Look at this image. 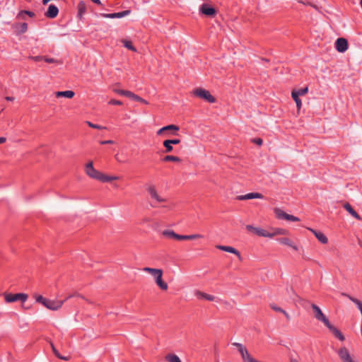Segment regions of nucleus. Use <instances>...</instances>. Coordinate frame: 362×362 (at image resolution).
Masks as SVG:
<instances>
[{
    "label": "nucleus",
    "mask_w": 362,
    "mask_h": 362,
    "mask_svg": "<svg viewBox=\"0 0 362 362\" xmlns=\"http://www.w3.org/2000/svg\"><path fill=\"white\" fill-rule=\"evenodd\" d=\"M86 173H87V175L88 176H90V177H92L93 179H95V180H98L100 181H101L103 179L102 177H103V174L102 173L99 172L98 170H95L93 168V163L92 161H90L89 163H88L86 164Z\"/></svg>",
    "instance_id": "f257e3e1"
},
{
    "label": "nucleus",
    "mask_w": 362,
    "mask_h": 362,
    "mask_svg": "<svg viewBox=\"0 0 362 362\" xmlns=\"http://www.w3.org/2000/svg\"><path fill=\"white\" fill-rule=\"evenodd\" d=\"M193 93L196 96L202 98L209 103H213L215 102L214 97L211 95L210 93L205 89L201 88H196L195 90H194Z\"/></svg>",
    "instance_id": "f03ea898"
},
{
    "label": "nucleus",
    "mask_w": 362,
    "mask_h": 362,
    "mask_svg": "<svg viewBox=\"0 0 362 362\" xmlns=\"http://www.w3.org/2000/svg\"><path fill=\"white\" fill-rule=\"evenodd\" d=\"M179 130V127L175 124H169L160 128L158 132V135H165L166 136H169L171 134H175Z\"/></svg>",
    "instance_id": "7ed1b4c3"
},
{
    "label": "nucleus",
    "mask_w": 362,
    "mask_h": 362,
    "mask_svg": "<svg viewBox=\"0 0 362 362\" xmlns=\"http://www.w3.org/2000/svg\"><path fill=\"white\" fill-rule=\"evenodd\" d=\"M28 298V296L25 293H6L5 294V300L7 303H13L17 300H21L22 302H25Z\"/></svg>",
    "instance_id": "20e7f679"
},
{
    "label": "nucleus",
    "mask_w": 362,
    "mask_h": 362,
    "mask_svg": "<svg viewBox=\"0 0 362 362\" xmlns=\"http://www.w3.org/2000/svg\"><path fill=\"white\" fill-rule=\"evenodd\" d=\"M337 354L342 362H356L351 356L348 349L346 347L340 348Z\"/></svg>",
    "instance_id": "39448f33"
},
{
    "label": "nucleus",
    "mask_w": 362,
    "mask_h": 362,
    "mask_svg": "<svg viewBox=\"0 0 362 362\" xmlns=\"http://www.w3.org/2000/svg\"><path fill=\"white\" fill-rule=\"evenodd\" d=\"M311 307L315 313V317L320 321L322 322L325 325L327 324L329 322V320L325 317V315L322 312L321 309L316 305L315 304H312Z\"/></svg>",
    "instance_id": "423d86ee"
},
{
    "label": "nucleus",
    "mask_w": 362,
    "mask_h": 362,
    "mask_svg": "<svg viewBox=\"0 0 362 362\" xmlns=\"http://www.w3.org/2000/svg\"><path fill=\"white\" fill-rule=\"evenodd\" d=\"M199 13L206 16H214L216 13V9L207 4H203L199 7Z\"/></svg>",
    "instance_id": "0eeeda50"
},
{
    "label": "nucleus",
    "mask_w": 362,
    "mask_h": 362,
    "mask_svg": "<svg viewBox=\"0 0 362 362\" xmlns=\"http://www.w3.org/2000/svg\"><path fill=\"white\" fill-rule=\"evenodd\" d=\"M64 303V300H52L47 299L44 303V306L52 310H57Z\"/></svg>",
    "instance_id": "6e6552de"
},
{
    "label": "nucleus",
    "mask_w": 362,
    "mask_h": 362,
    "mask_svg": "<svg viewBox=\"0 0 362 362\" xmlns=\"http://www.w3.org/2000/svg\"><path fill=\"white\" fill-rule=\"evenodd\" d=\"M130 13L129 10H125L121 12L112 13H100L99 16L107 18H121L128 16Z\"/></svg>",
    "instance_id": "1a4fd4ad"
},
{
    "label": "nucleus",
    "mask_w": 362,
    "mask_h": 362,
    "mask_svg": "<svg viewBox=\"0 0 362 362\" xmlns=\"http://www.w3.org/2000/svg\"><path fill=\"white\" fill-rule=\"evenodd\" d=\"M335 47L339 52H344L348 49L347 40L343 37L338 38L335 42Z\"/></svg>",
    "instance_id": "9d476101"
},
{
    "label": "nucleus",
    "mask_w": 362,
    "mask_h": 362,
    "mask_svg": "<svg viewBox=\"0 0 362 362\" xmlns=\"http://www.w3.org/2000/svg\"><path fill=\"white\" fill-rule=\"evenodd\" d=\"M154 275V279L156 284L162 290L168 289V284L163 279V273H152Z\"/></svg>",
    "instance_id": "9b49d317"
},
{
    "label": "nucleus",
    "mask_w": 362,
    "mask_h": 362,
    "mask_svg": "<svg viewBox=\"0 0 362 362\" xmlns=\"http://www.w3.org/2000/svg\"><path fill=\"white\" fill-rule=\"evenodd\" d=\"M146 190L150 194L151 197L158 202H164L165 201V199L160 197L158 194L156 189V187L153 185H148L146 187Z\"/></svg>",
    "instance_id": "f8f14e48"
},
{
    "label": "nucleus",
    "mask_w": 362,
    "mask_h": 362,
    "mask_svg": "<svg viewBox=\"0 0 362 362\" xmlns=\"http://www.w3.org/2000/svg\"><path fill=\"white\" fill-rule=\"evenodd\" d=\"M263 195L257 192H250L245 195H238L236 197V199L243 201L252 199H262Z\"/></svg>",
    "instance_id": "ddd939ff"
},
{
    "label": "nucleus",
    "mask_w": 362,
    "mask_h": 362,
    "mask_svg": "<svg viewBox=\"0 0 362 362\" xmlns=\"http://www.w3.org/2000/svg\"><path fill=\"white\" fill-rule=\"evenodd\" d=\"M58 13V8L54 4H50L49 5L47 11L45 12V15L47 18H54L57 16Z\"/></svg>",
    "instance_id": "4468645a"
},
{
    "label": "nucleus",
    "mask_w": 362,
    "mask_h": 362,
    "mask_svg": "<svg viewBox=\"0 0 362 362\" xmlns=\"http://www.w3.org/2000/svg\"><path fill=\"white\" fill-rule=\"evenodd\" d=\"M334 334L336 337H337L340 341H344L345 339L344 336L341 334V332L336 328L334 326L330 324L329 321L327 324L325 325Z\"/></svg>",
    "instance_id": "2eb2a0df"
},
{
    "label": "nucleus",
    "mask_w": 362,
    "mask_h": 362,
    "mask_svg": "<svg viewBox=\"0 0 362 362\" xmlns=\"http://www.w3.org/2000/svg\"><path fill=\"white\" fill-rule=\"evenodd\" d=\"M313 233L315 235L316 238L322 244H326L328 242L327 238L321 232L317 231L313 229H310Z\"/></svg>",
    "instance_id": "dca6fc26"
},
{
    "label": "nucleus",
    "mask_w": 362,
    "mask_h": 362,
    "mask_svg": "<svg viewBox=\"0 0 362 362\" xmlns=\"http://www.w3.org/2000/svg\"><path fill=\"white\" fill-rule=\"evenodd\" d=\"M344 208L354 218L358 220H361V216L358 214V213L353 209V207L349 204L345 203L344 204Z\"/></svg>",
    "instance_id": "f3484780"
},
{
    "label": "nucleus",
    "mask_w": 362,
    "mask_h": 362,
    "mask_svg": "<svg viewBox=\"0 0 362 362\" xmlns=\"http://www.w3.org/2000/svg\"><path fill=\"white\" fill-rule=\"evenodd\" d=\"M216 247L221 250H223V251H225L227 252H230V253H233L238 256H240V252L235 248H234L233 247L225 246V245H217Z\"/></svg>",
    "instance_id": "a211bd4d"
},
{
    "label": "nucleus",
    "mask_w": 362,
    "mask_h": 362,
    "mask_svg": "<svg viewBox=\"0 0 362 362\" xmlns=\"http://www.w3.org/2000/svg\"><path fill=\"white\" fill-rule=\"evenodd\" d=\"M75 93L72 90H65V91H57L56 92V96L59 97H65L67 98H71L74 96Z\"/></svg>",
    "instance_id": "6ab92c4d"
},
{
    "label": "nucleus",
    "mask_w": 362,
    "mask_h": 362,
    "mask_svg": "<svg viewBox=\"0 0 362 362\" xmlns=\"http://www.w3.org/2000/svg\"><path fill=\"white\" fill-rule=\"evenodd\" d=\"M162 234L169 238H174L176 240L179 239V234L175 233L173 230H165L162 232Z\"/></svg>",
    "instance_id": "aec40b11"
},
{
    "label": "nucleus",
    "mask_w": 362,
    "mask_h": 362,
    "mask_svg": "<svg viewBox=\"0 0 362 362\" xmlns=\"http://www.w3.org/2000/svg\"><path fill=\"white\" fill-rule=\"evenodd\" d=\"M123 95L132 98L136 101H144L141 97L129 90H124Z\"/></svg>",
    "instance_id": "412c9836"
},
{
    "label": "nucleus",
    "mask_w": 362,
    "mask_h": 362,
    "mask_svg": "<svg viewBox=\"0 0 362 362\" xmlns=\"http://www.w3.org/2000/svg\"><path fill=\"white\" fill-rule=\"evenodd\" d=\"M202 236L199 234H193V235H180L178 240H194L196 238H202Z\"/></svg>",
    "instance_id": "4be33fe9"
},
{
    "label": "nucleus",
    "mask_w": 362,
    "mask_h": 362,
    "mask_svg": "<svg viewBox=\"0 0 362 362\" xmlns=\"http://www.w3.org/2000/svg\"><path fill=\"white\" fill-rule=\"evenodd\" d=\"M277 240L281 244L290 246V247H293V249L297 250V247L293 245L292 241L290 239L287 238H278Z\"/></svg>",
    "instance_id": "5701e85b"
},
{
    "label": "nucleus",
    "mask_w": 362,
    "mask_h": 362,
    "mask_svg": "<svg viewBox=\"0 0 362 362\" xmlns=\"http://www.w3.org/2000/svg\"><path fill=\"white\" fill-rule=\"evenodd\" d=\"M78 16L81 17L86 11V5L84 1H81L78 4Z\"/></svg>",
    "instance_id": "b1692460"
},
{
    "label": "nucleus",
    "mask_w": 362,
    "mask_h": 362,
    "mask_svg": "<svg viewBox=\"0 0 362 362\" xmlns=\"http://www.w3.org/2000/svg\"><path fill=\"white\" fill-rule=\"evenodd\" d=\"M274 213H275L276 216L279 219H286L287 214H288L286 212H284L283 210H281V209H279V208H276L274 209Z\"/></svg>",
    "instance_id": "393cba45"
},
{
    "label": "nucleus",
    "mask_w": 362,
    "mask_h": 362,
    "mask_svg": "<svg viewBox=\"0 0 362 362\" xmlns=\"http://www.w3.org/2000/svg\"><path fill=\"white\" fill-rule=\"evenodd\" d=\"M342 295L346 296L353 303H354L356 305V306L358 308V310L361 309V308H362V303L359 300H358V299H356V298H354V297H352V296H349L348 294H346V293H342Z\"/></svg>",
    "instance_id": "a878e982"
},
{
    "label": "nucleus",
    "mask_w": 362,
    "mask_h": 362,
    "mask_svg": "<svg viewBox=\"0 0 362 362\" xmlns=\"http://www.w3.org/2000/svg\"><path fill=\"white\" fill-rule=\"evenodd\" d=\"M165 358L168 362H181L180 358L175 354H168Z\"/></svg>",
    "instance_id": "bb28decb"
},
{
    "label": "nucleus",
    "mask_w": 362,
    "mask_h": 362,
    "mask_svg": "<svg viewBox=\"0 0 362 362\" xmlns=\"http://www.w3.org/2000/svg\"><path fill=\"white\" fill-rule=\"evenodd\" d=\"M102 178L103 179H102L101 182H111L112 180H118L119 177H117V176H108V175H105L103 174Z\"/></svg>",
    "instance_id": "cd10ccee"
},
{
    "label": "nucleus",
    "mask_w": 362,
    "mask_h": 362,
    "mask_svg": "<svg viewBox=\"0 0 362 362\" xmlns=\"http://www.w3.org/2000/svg\"><path fill=\"white\" fill-rule=\"evenodd\" d=\"M308 88L304 87V88H301L297 90H294L292 92L294 93L295 94H297V95H298L300 97V95H304L305 94H306L308 93Z\"/></svg>",
    "instance_id": "c85d7f7f"
},
{
    "label": "nucleus",
    "mask_w": 362,
    "mask_h": 362,
    "mask_svg": "<svg viewBox=\"0 0 362 362\" xmlns=\"http://www.w3.org/2000/svg\"><path fill=\"white\" fill-rule=\"evenodd\" d=\"M163 161L168 162V161H173V162H179L180 161V158L177 156H166L163 158Z\"/></svg>",
    "instance_id": "c756f323"
},
{
    "label": "nucleus",
    "mask_w": 362,
    "mask_h": 362,
    "mask_svg": "<svg viewBox=\"0 0 362 362\" xmlns=\"http://www.w3.org/2000/svg\"><path fill=\"white\" fill-rule=\"evenodd\" d=\"M163 144L165 148V153H170L173 150V145L169 142L168 139L164 141Z\"/></svg>",
    "instance_id": "7c9ffc66"
},
{
    "label": "nucleus",
    "mask_w": 362,
    "mask_h": 362,
    "mask_svg": "<svg viewBox=\"0 0 362 362\" xmlns=\"http://www.w3.org/2000/svg\"><path fill=\"white\" fill-rule=\"evenodd\" d=\"M291 95H292V98L293 99V100L295 101V103H296V106L298 109H300L301 107V105H302V103H301V100L299 98V96L297 95V94H295L294 93L292 92L291 93Z\"/></svg>",
    "instance_id": "2f4dec72"
},
{
    "label": "nucleus",
    "mask_w": 362,
    "mask_h": 362,
    "mask_svg": "<svg viewBox=\"0 0 362 362\" xmlns=\"http://www.w3.org/2000/svg\"><path fill=\"white\" fill-rule=\"evenodd\" d=\"M24 15H28L30 17L35 16V13L33 11H26V10H23V11H20L18 16L20 18H23Z\"/></svg>",
    "instance_id": "473e14b6"
},
{
    "label": "nucleus",
    "mask_w": 362,
    "mask_h": 362,
    "mask_svg": "<svg viewBox=\"0 0 362 362\" xmlns=\"http://www.w3.org/2000/svg\"><path fill=\"white\" fill-rule=\"evenodd\" d=\"M122 43L124 45V46L130 49V50H132V51H136V49L134 48V47L132 45L131 41H129V40H122Z\"/></svg>",
    "instance_id": "72a5a7b5"
},
{
    "label": "nucleus",
    "mask_w": 362,
    "mask_h": 362,
    "mask_svg": "<svg viewBox=\"0 0 362 362\" xmlns=\"http://www.w3.org/2000/svg\"><path fill=\"white\" fill-rule=\"evenodd\" d=\"M51 346H52L53 352L56 356H57L59 358H61V359H63L65 361H67L69 359V357H67V356H61L60 354L59 353V351L56 349V348L54 346V345L52 344H51Z\"/></svg>",
    "instance_id": "f704fd0d"
},
{
    "label": "nucleus",
    "mask_w": 362,
    "mask_h": 362,
    "mask_svg": "<svg viewBox=\"0 0 362 362\" xmlns=\"http://www.w3.org/2000/svg\"><path fill=\"white\" fill-rule=\"evenodd\" d=\"M255 234H257L259 236L264 237V235H267L266 234V230L264 229H262L260 228H257L255 232Z\"/></svg>",
    "instance_id": "c9c22d12"
},
{
    "label": "nucleus",
    "mask_w": 362,
    "mask_h": 362,
    "mask_svg": "<svg viewBox=\"0 0 362 362\" xmlns=\"http://www.w3.org/2000/svg\"><path fill=\"white\" fill-rule=\"evenodd\" d=\"M194 295L198 299H205L206 293L200 291H194Z\"/></svg>",
    "instance_id": "e433bc0d"
},
{
    "label": "nucleus",
    "mask_w": 362,
    "mask_h": 362,
    "mask_svg": "<svg viewBox=\"0 0 362 362\" xmlns=\"http://www.w3.org/2000/svg\"><path fill=\"white\" fill-rule=\"evenodd\" d=\"M28 30V24L26 23H23L20 25V30L19 32L21 33H25Z\"/></svg>",
    "instance_id": "4c0bfd02"
},
{
    "label": "nucleus",
    "mask_w": 362,
    "mask_h": 362,
    "mask_svg": "<svg viewBox=\"0 0 362 362\" xmlns=\"http://www.w3.org/2000/svg\"><path fill=\"white\" fill-rule=\"evenodd\" d=\"M274 233L276 235H284L286 233V230L282 228H276L274 230Z\"/></svg>",
    "instance_id": "58836bf2"
},
{
    "label": "nucleus",
    "mask_w": 362,
    "mask_h": 362,
    "mask_svg": "<svg viewBox=\"0 0 362 362\" xmlns=\"http://www.w3.org/2000/svg\"><path fill=\"white\" fill-rule=\"evenodd\" d=\"M87 124L90 127H92V128H94V129H105V127L100 126V125H98V124H93L92 122H87Z\"/></svg>",
    "instance_id": "ea45409f"
},
{
    "label": "nucleus",
    "mask_w": 362,
    "mask_h": 362,
    "mask_svg": "<svg viewBox=\"0 0 362 362\" xmlns=\"http://www.w3.org/2000/svg\"><path fill=\"white\" fill-rule=\"evenodd\" d=\"M270 307H271V308H272L273 310H274V311H276V312H279V313H284V310H283V309H282V308H281L280 307L276 306V305H274V304H271V305H270Z\"/></svg>",
    "instance_id": "a19ab883"
},
{
    "label": "nucleus",
    "mask_w": 362,
    "mask_h": 362,
    "mask_svg": "<svg viewBox=\"0 0 362 362\" xmlns=\"http://www.w3.org/2000/svg\"><path fill=\"white\" fill-rule=\"evenodd\" d=\"M143 272H163V270L157 268L144 267Z\"/></svg>",
    "instance_id": "79ce46f5"
},
{
    "label": "nucleus",
    "mask_w": 362,
    "mask_h": 362,
    "mask_svg": "<svg viewBox=\"0 0 362 362\" xmlns=\"http://www.w3.org/2000/svg\"><path fill=\"white\" fill-rule=\"evenodd\" d=\"M285 220L291 221H298L299 218L293 215L287 214L286 218Z\"/></svg>",
    "instance_id": "37998d69"
},
{
    "label": "nucleus",
    "mask_w": 362,
    "mask_h": 362,
    "mask_svg": "<svg viewBox=\"0 0 362 362\" xmlns=\"http://www.w3.org/2000/svg\"><path fill=\"white\" fill-rule=\"evenodd\" d=\"M47 298L42 297V296H36V301L38 302V303H42V305H44V303H45Z\"/></svg>",
    "instance_id": "c03bdc74"
},
{
    "label": "nucleus",
    "mask_w": 362,
    "mask_h": 362,
    "mask_svg": "<svg viewBox=\"0 0 362 362\" xmlns=\"http://www.w3.org/2000/svg\"><path fill=\"white\" fill-rule=\"evenodd\" d=\"M44 60L47 63H58L59 62L54 59L50 57H44Z\"/></svg>",
    "instance_id": "a18cd8bd"
},
{
    "label": "nucleus",
    "mask_w": 362,
    "mask_h": 362,
    "mask_svg": "<svg viewBox=\"0 0 362 362\" xmlns=\"http://www.w3.org/2000/svg\"><path fill=\"white\" fill-rule=\"evenodd\" d=\"M111 105H121L122 103L120 100L112 99L109 102Z\"/></svg>",
    "instance_id": "49530a36"
},
{
    "label": "nucleus",
    "mask_w": 362,
    "mask_h": 362,
    "mask_svg": "<svg viewBox=\"0 0 362 362\" xmlns=\"http://www.w3.org/2000/svg\"><path fill=\"white\" fill-rule=\"evenodd\" d=\"M72 297H79V298H81L83 299H85V298L83 296H81V294H79L78 293H75L73 295H69V296H67L66 300H67L69 298H71Z\"/></svg>",
    "instance_id": "de8ad7c7"
},
{
    "label": "nucleus",
    "mask_w": 362,
    "mask_h": 362,
    "mask_svg": "<svg viewBox=\"0 0 362 362\" xmlns=\"http://www.w3.org/2000/svg\"><path fill=\"white\" fill-rule=\"evenodd\" d=\"M246 228H247V230L248 231H250V232H252V233H255V230H256V228H256V227H254V226H252V225H247V226H246Z\"/></svg>",
    "instance_id": "09e8293b"
},
{
    "label": "nucleus",
    "mask_w": 362,
    "mask_h": 362,
    "mask_svg": "<svg viewBox=\"0 0 362 362\" xmlns=\"http://www.w3.org/2000/svg\"><path fill=\"white\" fill-rule=\"evenodd\" d=\"M169 141V142L172 144V145H175V144H178L180 143V140L178 139H168Z\"/></svg>",
    "instance_id": "8fccbe9b"
},
{
    "label": "nucleus",
    "mask_w": 362,
    "mask_h": 362,
    "mask_svg": "<svg viewBox=\"0 0 362 362\" xmlns=\"http://www.w3.org/2000/svg\"><path fill=\"white\" fill-rule=\"evenodd\" d=\"M253 142L259 146L262 144V139L260 138H255L253 139Z\"/></svg>",
    "instance_id": "3c124183"
},
{
    "label": "nucleus",
    "mask_w": 362,
    "mask_h": 362,
    "mask_svg": "<svg viewBox=\"0 0 362 362\" xmlns=\"http://www.w3.org/2000/svg\"><path fill=\"white\" fill-rule=\"evenodd\" d=\"M205 299L209 301H213L215 300V297L212 295L206 293Z\"/></svg>",
    "instance_id": "603ef678"
},
{
    "label": "nucleus",
    "mask_w": 362,
    "mask_h": 362,
    "mask_svg": "<svg viewBox=\"0 0 362 362\" xmlns=\"http://www.w3.org/2000/svg\"><path fill=\"white\" fill-rule=\"evenodd\" d=\"M33 59L35 62H40L42 59H44V57L42 56H35L33 57Z\"/></svg>",
    "instance_id": "864d4df0"
},
{
    "label": "nucleus",
    "mask_w": 362,
    "mask_h": 362,
    "mask_svg": "<svg viewBox=\"0 0 362 362\" xmlns=\"http://www.w3.org/2000/svg\"><path fill=\"white\" fill-rule=\"evenodd\" d=\"M100 144H113V141H112V140H105V141H100Z\"/></svg>",
    "instance_id": "5fc2aeb1"
},
{
    "label": "nucleus",
    "mask_w": 362,
    "mask_h": 362,
    "mask_svg": "<svg viewBox=\"0 0 362 362\" xmlns=\"http://www.w3.org/2000/svg\"><path fill=\"white\" fill-rule=\"evenodd\" d=\"M114 91L118 94L123 95L124 90L115 88Z\"/></svg>",
    "instance_id": "6e6d98bb"
},
{
    "label": "nucleus",
    "mask_w": 362,
    "mask_h": 362,
    "mask_svg": "<svg viewBox=\"0 0 362 362\" xmlns=\"http://www.w3.org/2000/svg\"><path fill=\"white\" fill-rule=\"evenodd\" d=\"M266 234H267V235H264V237H267V238H272L275 235V233H269L267 231H266Z\"/></svg>",
    "instance_id": "4d7b16f0"
},
{
    "label": "nucleus",
    "mask_w": 362,
    "mask_h": 362,
    "mask_svg": "<svg viewBox=\"0 0 362 362\" xmlns=\"http://www.w3.org/2000/svg\"><path fill=\"white\" fill-rule=\"evenodd\" d=\"M283 314L285 315V317H286L287 320H291V316L289 315V314L286 310L284 311Z\"/></svg>",
    "instance_id": "13d9d810"
},
{
    "label": "nucleus",
    "mask_w": 362,
    "mask_h": 362,
    "mask_svg": "<svg viewBox=\"0 0 362 362\" xmlns=\"http://www.w3.org/2000/svg\"><path fill=\"white\" fill-rule=\"evenodd\" d=\"M93 3L98 4V5H100L101 4V1L100 0H91Z\"/></svg>",
    "instance_id": "bf43d9fd"
},
{
    "label": "nucleus",
    "mask_w": 362,
    "mask_h": 362,
    "mask_svg": "<svg viewBox=\"0 0 362 362\" xmlns=\"http://www.w3.org/2000/svg\"><path fill=\"white\" fill-rule=\"evenodd\" d=\"M6 141L5 137H0V144L4 143Z\"/></svg>",
    "instance_id": "052dcab7"
},
{
    "label": "nucleus",
    "mask_w": 362,
    "mask_h": 362,
    "mask_svg": "<svg viewBox=\"0 0 362 362\" xmlns=\"http://www.w3.org/2000/svg\"><path fill=\"white\" fill-rule=\"evenodd\" d=\"M6 100H8V101H12V100H13V97H10V96H7V97H6Z\"/></svg>",
    "instance_id": "680f3d73"
}]
</instances>
